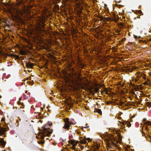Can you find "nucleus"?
<instances>
[{
	"label": "nucleus",
	"mask_w": 151,
	"mask_h": 151,
	"mask_svg": "<svg viewBox=\"0 0 151 151\" xmlns=\"http://www.w3.org/2000/svg\"><path fill=\"white\" fill-rule=\"evenodd\" d=\"M40 143H41V144H42V143H43V142H40Z\"/></svg>",
	"instance_id": "25"
},
{
	"label": "nucleus",
	"mask_w": 151,
	"mask_h": 151,
	"mask_svg": "<svg viewBox=\"0 0 151 151\" xmlns=\"http://www.w3.org/2000/svg\"><path fill=\"white\" fill-rule=\"evenodd\" d=\"M50 133H51L50 132H48L47 133H45V132H44V133H40L38 135L39 137H37V138H40L41 139H43L44 138L45 136L46 135L47 136H49ZM36 137H37V136Z\"/></svg>",
	"instance_id": "3"
},
{
	"label": "nucleus",
	"mask_w": 151,
	"mask_h": 151,
	"mask_svg": "<svg viewBox=\"0 0 151 151\" xmlns=\"http://www.w3.org/2000/svg\"><path fill=\"white\" fill-rule=\"evenodd\" d=\"M82 10V9H80V11H79V13H80V14L81 13V12H82L81 10Z\"/></svg>",
	"instance_id": "21"
},
{
	"label": "nucleus",
	"mask_w": 151,
	"mask_h": 151,
	"mask_svg": "<svg viewBox=\"0 0 151 151\" xmlns=\"http://www.w3.org/2000/svg\"><path fill=\"white\" fill-rule=\"evenodd\" d=\"M27 91H26L25 92V93H26L27 92Z\"/></svg>",
	"instance_id": "28"
},
{
	"label": "nucleus",
	"mask_w": 151,
	"mask_h": 151,
	"mask_svg": "<svg viewBox=\"0 0 151 151\" xmlns=\"http://www.w3.org/2000/svg\"><path fill=\"white\" fill-rule=\"evenodd\" d=\"M95 112H96L100 115H101L102 112L101 110L100 109H96L95 110Z\"/></svg>",
	"instance_id": "12"
},
{
	"label": "nucleus",
	"mask_w": 151,
	"mask_h": 151,
	"mask_svg": "<svg viewBox=\"0 0 151 151\" xmlns=\"http://www.w3.org/2000/svg\"><path fill=\"white\" fill-rule=\"evenodd\" d=\"M34 64L33 63H26V66L27 68H32L33 66L34 65Z\"/></svg>",
	"instance_id": "7"
},
{
	"label": "nucleus",
	"mask_w": 151,
	"mask_h": 151,
	"mask_svg": "<svg viewBox=\"0 0 151 151\" xmlns=\"http://www.w3.org/2000/svg\"><path fill=\"white\" fill-rule=\"evenodd\" d=\"M140 76H137V78H136L135 79V81H137L138 79H139V77Z\"/></svg>",
	"instance_id": "18"
},
{
	"label": "nucleus",
	"mask_w": 151,
	"mask_h": 151,
	"mask_svg": "<svg viewBox=\"0 0 151 151\" xmlns=\"http://www.w3.org/2000/svg\"><path fill=\"white\" fill-rule=\"evenodd\" d=\"M101 94H102L103 93V91H101Z\"/></svg>",
	"instance_id": "24"
},
{
	"label": "nucleus",
	"mask_w": 151,
	"mask_h": 151,
	"mask_svg": "<svg viewBox=\"0 0 151 151\" xmlns=\"http://www.w3.org/2000/svg\"><path fill=\"white\" fill-rule=\"evenodd\" d=\"M99 88H94V91L96 93L98 92Z\"/></svg>",
	"instance_id": "15"
},
{
	"label": "nucleus",
	"mask_w": 151,
	"mask_h": 151,
	"mask_svg": "<svg viewBox=\"0 0 151 151\" xmlns=\"http://www.w3.org/2000/svg\"><path fill=\"white\" fill-rule=\"evenodd\" d=\"M11 56L12 57H14L15 58L17 59H19V56L18 55H11Z\"/></svg>",
	"instance_id": "14"
},
{
	"label": "nucleus",
	"mask_w": 151,
	"mask_h": 151,
	"mask_svg": "<svg viewBox=\"0 0 151 151\" xmlns=\"http://www.w3.org/2000/svg\"><path fill=\"white\" fill-rule=\"evenodd\" d=\"M0 142L1 144L2 145L3 147L4 146L5 142L3 138H0Z\"/></svg>",
	"instance_id": "9"
},
{
	"label": "nucleus",
	"mask_w": 151,
	"mask_h": 151,
	"mask_svg": "<svg viewBox=\"0 0 151 151\" xmlns=\"http://www.w3.org/2000/svg\"><path fill=\"white\" fill-rule=\"evenodd\" d=\"M134 37H135V38H137V36H135V35H134Z\"/></svg>",
	"instance_id": "23"
},
{
	"label": "nucleus",
	"mask_w": 151,
	"mask_h": 151,
	"mask_svg": "<svg viewBox=\"0 0 151 151\" xmlns=\"http://www.w3.org/2000/svg\"><path fill=\"white\" fill-rule=\"evenodd\" d=\"M80 143L83 144H85L87 142L86 138H84L83 140H81L80 141Z\"/></svg>",
	"instance_id": "11"
},
{
	"label": "nucleus",
	"mask_w": 151,
	"mask_h": 151,
	"mask_svg": "<svg viewBox=\"0 0 151 151\" xmlns=\"http://www.w3.org/2000/svg\"><path fill=\"white\" fill-rule=\"evenodd\" d=\"M20 55H27V52L25 50H21L20 51Z\"/></svg>",
	"instance_id": "8"
},
{
	"label": "nucleus",
	"mask_w": 151,
	"mask_h": 151,
	"mask_svg": "<svg viewBox=\"0 0 151 151\" xmlns=\"http://www.w3.org/2000/svg\"><path fill=\"white\" fill-rule=\"evenodd\" d=\"M139 13H142V11L141 10H139Z\"/></svg>",
	"instance_id": "22"
},
{
	"label": "nucleus",
	"mask_w": 151,
	"mask_h": 151,
	"mask_svg": "<svg viewBox=\"0 0 151 151\" xmlns=\"http://www.w3.org/2000/svg\"><path fill=\"white\" fill-rule=\"evenodd\" d=\"M69 119L67 118L64 120V122H65V124L63 127L65 129H67L69 128L70 126L71 125V124L69 121Z\"/></svg>",
	"instance_id": "1"
},
{
	"label": "nucleus",
	"mask_w": 151,
	"mask_h": 151,
	"mask_svg": "<svg viewBox=\"0 0 151 151\" xmlns=\"http://www.w3.org/2000/svg\"><path fill=\"white\" fill-rule=\"evenodd\" d=\"M78 142V141L73 140H70L69 141V143L70 145H72L71 147V148L73 150H75L76 149V146Z\"/></svg>",
	"instance_id": "2"
},
{
	"label": "nucleus",
	"mask_w": 151,
	"mask_h": 151,
	"mask_svg": "<svg viewBox=\"0 0 151 151\" xmlns=\"http://www.w3.org/2000/svg\"><path fill=\"white\" fill-rule=\"evenodd\" d=\"M146 82H145V84H146Z\"/></svg>",
	"instance_id": "29"
},
{
	"label": "nucleus",
	"mask_w": 151,
	"mask_h": 151,
	"mask_svg": "<svg viewBox=\"0 0 151 151\" xmlns=\"http://www.w3.org/2000/svg\"><path fill=\"white\" fill-rule=\"evenodd\" d=\"M29 33L31 34L35 33L34 30L33 29H30L29 31Z\"/></svg>",
	"instance_id": "17"
},
{
	"label": "nucleus",
	"mask_w": 151,
	"mask_h": 151,
	"mask_svg": "<svg viewBox=\"0 0 151 151\" xmlns=\"http://www.w3.org/2000/svg\"><path fill=\"white\" fill-rule=\"evenodd\" d=\"M37 30H38L39 33H41V32L42 31H43V29H41V28H38L37 29Z\"/></svg>",
	"instance_id": "16"
},
{
	"label": "nucleus",
	"mask_w": 151,
	"mask_h": 151,
	"mask_svg": "<svg viewBox=\"0 0 151 151\" xmlns=\"http://www.w3.org/2000/svg\"><path fill=\"white\" fill-rule=\"evenodd\" d=\"M114 141H115L116 142H119V141L117 140H116L115 138H114Z\"/></svg>",
	"instance_id": "20"
},
{
	"label": "nucleus",
	"mask_w": 151,
	"mask_h": 151,
	"mask_svg": "<svg viewBox=\"0 0 151 151\" xmlns=\"http://www.w3.org/2000/svg\"><path fill=\"white\" fill-rule=\"evenodd\" d=\"M86 140H87L88 142H90L91 140V139L90 138H87L86 139Z\"/></svg>",
	"instance_id": "19"
},
{
	"label": "nucleus",
	"mask_w": 151,
	"mask_h": 151,
	"mask_svg": "<svg viewBox=\"0 0 151 151\" xmlns=\"http://www.w3.org/2000/svg\"><path fill=\"white\" fill-rule=\"evenodd\" d=\"M81 88L84 90H86L88 89V85L86 84H85L84 86H82Z\"/></svg>",
	"instance_id": "10"
},
{
	"label": "nucleus",
	"mask_w": 151,
	"mask_h": 151,
	"mask_svg": "<svg viewBox=\"0 0 151 151\" xmlns=\"http://www.w3.org/2000/svg\"><path fill=\"white\" fill-rule=\"evenodd\" d=\"M99 148V147L97 146H96V148L97 149H98Z\"/></svg>",
	"instance_id": "26"
},
{
	"label": "nucleus",
	"mask_w": 151,
	"mask_h": 151,
	"mask_svg": "<svg viewBox=\"0 0 151 151\" xmlns=\"http://www.w3.org/2000/svg\"><path fill=\"white\" fill-rule=\"evenodd\" d=\"M25 12L24 11H22L21 10H19L17 12V13H19V14H16L15 15L14 14H12V16H14V17H15L17 18L18 19L19 18V15H22L24 14Z\"/></svg>",
	"instance_id": "4"
},
{
	"label": "nucleus",
	"mask_w": 151,
	"mask_h": 151,
	"mask_svg": "<svg viewBox=\"0 0 151 151\" xmlns=\"http://www.w3.org/2000/svg\"><path fill=\"white\" fill-rule=\"evenodd\" d=\"M120 123L122 124L123 125H126L128 127H129L131 126V124L129 122L127 121H122L121 122H119Z\"/></svg>",
	"instance_id": "5"
},
{
	"label": "nucleus",
	"mask_w": 151,
	"mask_h": 151,
	"mask_svg": "<svg viewBox=\"0 0 151 151\" xmlns=\"http://www.w3.org/2000/svg\"><path fill=\"white\" fill-rule=\"evenodd\" d=\"M21 100V98H19V100Z\"/></svg>",
	"instance_id": "27"
},
{
	"label": "nucleus",
	"mask_w": 151,
	"mask_h": 151,
	"mask_svg": "<svg viewBox=\"0 0 151 151\" xmlns=\"http://www.w3.org/2000/svg\"><path fill=\"white\" fill-rule=\"evenodd\" d=\"M63 1H64L65 0H63Z\"/></svg>",
	"instance_id": "30"
},
{
	"label": "nucleus",
	"mask_w": 151,
	"mask_h": 151,
	"mask_svg": "<svg viewBox=\"0 0 151 151\" xmlns=\"http://www.w3.org/2000/svg\"><path fill=\"white\" fill-rule=\"evenodd\" d=\"M146 120V118H144L143 119V122L144 123V124L145 125H149L151 126V122L150 121H146V122H145Z\"/></svg>",
	"instance_id": "6"
},
{
	"label": "nucleus",
	"mask_w": 151,
	"mask_h": 151,
	"mask_svg": "<svg viewBox=\"0 0 151 151\" xmlns=\"http://www.w3.org/2000/svg\"><path fill=\"white\" fill-rule=\"evenodd\" d=\"M118 138H119V142H120L121 141H122V137L121 136L120 134L119 133L117 135Z\"/></svg>",
	"instance_id": "13"
}]
</instances>
